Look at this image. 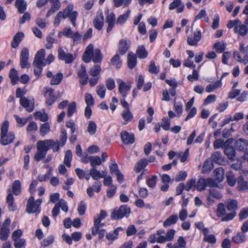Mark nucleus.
<instances>
[{
  "label": "nucleus",
  "mask_w": 248,
  "mask_h": 248,
  "mask_svg": "<svg viewBox=\"0 0 248 248\" xmlns=\"http://www.w3.org/2000/svg\"><path fill=\"white\" fill-rule=\"evenodd\" d=\"M122 116L125 123L124 124H126L128 122H130L133 118V115L132 113L129 110H124L122 113Z\"/></svg>",
  "instance_id": "obj_37"
},
{
  "label": "nucleus",
  "mask_w": 248,
  "mask_h": 248,
  "mask_svg": "<svg viewBox=\"0 0 248 248\" xmlns=\"http://www.w3.org/2000/svg\"><path fill=\"white\" fill-rule=\"evenodd\" d=\"M227 181L228 185L231 186H233L236 182V179L232 172L227 173Z\"/></svg>",
  "instance_id": "obj_52"
},
{
  "label": "nucleus",
  "mask_w": 248,
  "mask_h": 248,
  "mask_svg": "<svg viewBox=\"0 0 248 248\" xmlns=\"http://www.w3.org/2000/svg\"><path fill=\"white\" fill-rule=\"evenodd\" d=\"M94 26L96 29L100 31L102 29L104 25V16L102 13L97 14L93 20Z\"/></svg>",
  "instance_id": "obj_17"
},
{
  "label": "nucleus",
  "mask_w": 248,
  "mask_h": 248,
  "mask_svg": "<svg viewBox=\"0 0 248 248\" xmlns=\"http://www.w3.org/2000/svg\"><path fill=\"white\" fill-rule=\"evenodd\" d=\"M107 216V212L103 210H101L100 214L97 217H94V225L92 229L93 235H95L97 234V230L103 227L104 224L101 223L102 220L105 219Z\"/></svg>",
  "instance_id": "obj_7"
},
{
  "label": "nucleus",
  "mask_w": 248,
  "mask_h": 248,
  "mask_svg": "<svg viewBox=\"0 0 248 248\" xmlns=\"http://www.w3.org/2000/svg\"><path fill=\"white\" fill-rule=\"evenodd\" d=\"M34 117L36 120H40L43 122H46L48 119V115L46 113H42L40 111L35 112Z\"/></svg>",
  "instance_id": "obj_41"
},
{
  "label": "nucleus",
  "mask_w": 248,
  "mask_h": 248,
  "mask_svg": "<svg viewBox=\"0 0 248 248\" xmlns=\"http://www.w3.org/2000/svg\"><path fill=\"white\" fill-rule=\"evenodd\" d=\"M239 35L244 36H246L248 32V27L245 24H242L239 26L238 31Z\"/></svg>",
  "instance_id": "obj_59"
},
{
  "label": "nucleus",
  "mask_w": 248,
  "mask_h": 248,
  "mask_svg": "<svg viewBox=\"0 0 248 248\" xmlns=\"http://www.w3.org/2000/svg\"><path fill=\"white\" fill-rule=\"evenodd\" d=\"M15 6L20 14H23L27 9V4L25 0H16Z\"/></svg>",
  "instance_id": "obj_26"
},
{
  "label": "nucleus",
  "mask_w": 248,
  "mask_h": 248,
  "mask_svg": "<svg viewBox=\"0 0 248 248\" xmlns=\"http://www.w3.org/2000/svg\"><path fill=\"white\" fill-rule=\"evenodd\" d=\"M203 240L204 242H208L212 244H214L217 242L216 236L213 234H209L204 236Z\"/></svg>",
  "instance_id": "obj_61"
},
{
  "label": "nucleus",
  "mask_w": 248,
  "mask_h": 248,
  "mask_svg": "<svg viewBox=\"0 0 248 248\" xmlns=\"http://www.w3.org/2000/svg\"><path fill=\"white\" fill-rule=\"evenodd\" d=\"M222 194L217 189L211 188L209 190V195L207 197L208 204H211L215 202V199L220 200L222 198Z\"/></svg>",
  "instance_id": "obj_14"
},
{
  "label": "nucleus",
  "mask_w": 248,
  "mask_h": 248,
  "mask_svg": "<svg viewBox=\"0 0 248 248\" xmlns=\"http://www.w3.org/2000/svg\"><path fill=\"white\" fill-rule=\"evenodd\" d=\"M50 2L52 3V5L46 15V18H48L51 15L55 13V12L58 11L61 6V3L60 1H53Z\"/></svg>",
  "instance_id": "obj_27"
},
{
  "label": "nucleus",
  "mask_w": 248,
  "mask_h": 248,
  "mask_svg": "<svg viewBox=\"0 0 248 248\" xmlns=\"http://www.w3.org/2000/svg\"><path fill=\"white\" fill-rule=\"evenodd\" d=\"M73 5L69 4L62 11L58 12L54 19V26H59L62 18L65 19L68 17L72 25L74 27H76V20L78 16V13L77 11H73Z\"/></svg>",
  "instance_id": "obj_2"
},
{
  "label": "nucleus",
  "mask_w": 248,
  "mask_h": 248,
  "mask_svg": "<svg viewBox=\"0 0 248 248\" xmlns=\"http://www.w3.org/2000/svg\"><path fill=\"white\" fill-rule=\"evenodd\" d=\"M214 176L215 179L219 183L221 182L224 178V170L222 167L216 169L214 171Z\"/></svg>",
  "instance_id": "obj_24"
},
{
  "label": "nucleus",
  "mask_w": 248,
  "mask_h": 248,
  "mask_svg": "<svg viewBox=\"0 0 248 248\" xmlns=\"http://www.w3.org/2000/svg\"><path fill=\"white\" fill-rule=\"evenodd\" d=\"M58 57L59 60L63 61L66 64L71 63L76 58V54L66 53L62 47H60L58 50Z\"/></svg>",
  "instance_id": "obj_8"
},
{
  "label": "nucleus",
  "mask_w": 248,
  "mask_h": 248,
  "mask_svg": "<svg viewBox=\"0 0 248 248\" xmlns=\"http://www.w3.org/2000/svg\"><path fill=\"white\" fill-rule=\"evenodd\" d=\"M33 66L35 67V68L33 70L34 75L37 78L41 77L42 70H43V67L45 66V65L39 64L38 66H37V65H33Z\"/></svg>",
  "instance_id": "obj_63"
},
{
  "label": "nucleus",
  "mask_w": 248,
  "mask_h": 248,
  "mask_svg": "<svg viewBox=\"0 0 248 248\" xmlns=\"http://www.w3.org/2000/svg\"><path fill=\"white\" fill-rule=\"evenodd\" d=\"M14 198L12 193H9L6 198V202L8 205V208L10 211L16 210V206L14 203Z\"/></svg>",
  "instance_id": "obj_29"
},
{
  "label": "nucleus",
  "mask_w": 248,
  "mask_h": 248,
  "mask_svg": "<svg viewBox=\"0 0 248 248\" xmlns=\"http://www.w3.org/2000/svg\"><path fill=\"white\" fill-rule=\"evenodd\" d=\"M77 74L78 77L80 78L88 77L87 74L86 67L83 65H81L80 68L78 71Z\"/></svg>",
  "instance_id": "obj_62"
},
{
  "label": "nucleus",
  "mask_w": 248,
  "mask_h": 248,
  "mask_svg": "<svg viewBox=\"0 0 248 248\" xmlns=\"http://www.w3.org/2000/svg\"><path fill=\"white\" fill-rule=\"evenodd\" d=\"M20 104L29 112H32L34 110V101L33 99L31 100L26 97H21Z\"/></svg>",
  "instance_id": "obj_11"
},
{
  "label": "nucleus",
  "mask_w": 248,
  "mask_h": 248,
  "mask_svg": "<svg viewBox=\"0 0 248 248\" xmlns=\"http://www.w3.org/2000/svg\"><path fill=\"white\" fill-rule=\"evenodd\" d=\"M50 124L48 123L45 122L44 124H42L40 126V135L44 136L46 134L49 133L50 131Z\"/></svg>",
  "instance_id": "obj_50"
},
{
  "label": "nucleus",
  "mask_w": 248,
  "mask_h": 248,
  "mask_svg": "<svg viewBox=\"0 0 248 248\" xmlns=\"http://www.w3.org/2000/svg\"><path fill=\"white\" fill-rule=\"evenodd\" d=\"M8 128L9 122L5 120L3 122L0 128V143L4 146L12 143L15 139V134L13 132L8 133Z\"/></svg>",
  "instance_id": "obj_4"
},
{
  "label": "nucleus",
  "mask_w": 248,
  "mask_h": 248,
  "mask_svg": "<svg viewBox=\"0 0 248 248\" xmlns=\"http://www.w3.org/2000/svg\"><path fill=\"white\" fill-rule=\"evenodd\" d=\"M62 79L63 74L62 73H59L52 77L50 83L52 85H59Z\"/></svg>",
  "instance_id": "obj_42"
},
{
  "label": "nucleus",
  "mask_w": 248,
  "mask_h": 248,
  "mask_svg": "<svg viewBox=\"0 0 248 248\" xmlns=\"http://www.w3.org/2000/svg\"><path fill=\"white\" fill-rule=\"evenodd\" d=\"M48 95L49 98L46 100V104L49 106H51L57 100V97L54 95V90L51 88L48 89L45 92V95Z\"/></svg>",
  "instance_id": "obj_18"
},
{
  "label": "nucleus",
  "mask_w": 248,
  "mask_h": 248,
  "mask_svg": "<svg viewBox=\"0 0 248 248\" xmlns=\"http://www.w3.org/2000/svg\"><path fill=\"white\" fill-rule=\"evenodd\" d=\"M86 203L83 202L81 201L80 202L79 204L78 205V214L80 215H83L86 211Z\"/></svg>",
  "instance_id": "obj_64"
},
{
  "label": "nucleus",
  "mask_w": 248,
  "mask_h": 248,
  "mask_svg": "<svg viewBox=\"0 0 248 248\" xmlns=\"http://www.w3.org/2000/svg\"><path fill=\"white\" fill-rule=\"evenodd\" d=\"M107 14L106 17V22L108 24L107 29V32H110L114 27L115 23H116L115 15L113 13H109V10L106 11Z\"/></svg>",
  "instance_id": "obj_10"
},
{
  "label": "nucleus",
  "mask_w": 248,
  "mask_h": 248,
  "mask_svg": "<svg viewBox=\"0 0 248 248\" xmlns=\"http://www.w3.org/2000/svg\"><path fill=\"white\" fill-rule=\"evenodd\" d=\"M9 78L11 80V83L13 85H15L17 83L19 80L18 76V73L17 70L15 68H12L10 70L9 72Z\"/></svg>",
  "instance_id": "obj_31"
},
{
  "label": "nucleus",
  "mask_w": 248,
  "mask_h": 248,
  "mask_svg": "<svg viewBox=\"0 0 248 248\" xmlns=\"http://www.w3.org/2000/svg\"><path fill=\"white\" fill-rule=\"evenodd\" d=\"M235 146L237 150L245 151L248 146V141L243 139H239L235 141Z\"/></svg>",
  "instance_id": "obj_25"
},
{
  "label": "nucleus",
  "mask_w": 248,
  "mask_h": 248,
  "mask_svg": "<svg viewBox=\"0 0 248 248\" xmlns=\"http://www.w3.org/2000/svg\"><path fill=\"white\" fill-rule=\"evenodd\" d=\"M101 72V68L100 65L96 64L90 68L89 73L90 75L93 77H99Z\"/></svg>",
  "instance_id": "obj_32"
},
{
  "label": "nucleus",
  "mask_w": 248,
  "mask_h": 248,
  "mask_svg": "<svg viewBox=\"0 0 248 248\" xmlns=\"http://www.w3.org/2000/svg\"><path fill=\"white\" fill-rule=\"evenodd\" d=\"M100 174V171L97 170L96 168H91L90 170V175L93 180H99V179L100 178V177H102Z\"/></svg>",
  "instance_id": "obj_56"
},
{
  "label": "nucleus",
  "mask_w": 248,
  "mask_h": 248,
  "mask_svg": "<svg viewBox=\"0 0 248 248\" xmlns=\"http://www.w3.org/2000/svg\"><path fill=\"white\" fill-rule=\"evenodd\" d=\"M120 136L123 142L125 144H132L135 142V135L133 133L123 131L120 133Z\"/></svg>",
  "instance_id": "obj_13"
},
{
  "label": "nucleus",
  "mask_w": 248,
  "mask_h": 248,
  "mask_svg": "<svg viewBox=\"0 0 248 248\" xmlns=\"http://www.w3.org/2000/svg\"><path fill=\"white\" fill-rule=\"evenodd\" d=\"M129 47V43L126 40L121 39L119 43V52L122 55H124Z\"/></svg>",
  "instance_id": "obj_21"
},
{
  "label": "nucleus",
  "mask_w": 248,
  "mask_h": 248,
  "mask_svg": "<svg viewBox=\"0 0 248 248\" xmlns=\"http://www.w3.org/2000/svg\"><path fill=\"white\" fill-rule=\"evenodd\" d=\"M72 159V153L71 150H68L65 152L64 163L67 167H71V162Z\"/></svg>",
  "instance_id": "obj_48"
},
{
  "label": "nucleus",
  "mask_w": 248,
  "mask_h": 248,
  "mask_svg": "<svg viewBox=\"0 0 248 248\" xmlns=\"http://www.w3.org/2000/svg\"><path fill=\"white\" fill-rule=\"evenodd\" d=\"M90 159L92 168H96V166H99L102 164V160L98 156H90Z\"/></svg>",
  "instance_id": "obj_39"
},
{
  "label": "nucleus",
  "mask_w": 248,
  "mask_h": 248,
  "mask_svg": "<svg viewBox=\"0 0 248 248\" xmlns=\"http://www.w3.org/2000/svg\"><path fill=\"white\" fill-rule=\"evenodd\" d=\"M207 186L221 188L218 186L219 182L212 178L205 179Z\"/></svg>",
  "instance_id": "obj_54"
},
{
  "label": "nucleus",
  "mask_w": 248,
  "mask_h": 248,
  "mask_svg": "<svg viewBox=\"0 0 248 248\" xmlns=\"http://www.w3.org/2000/svg\"><path fill=\"white\" fill-rule=\"evenodd\" d=\"M196 180L194 179H191L186 182V185L185 186V189L189 191L191 189H192L193 191L195 190V188L196 187Z\"/></svg>",
  "instance_id": "obj_53"
},
{
  "label": "nucleus",
  "mask_w": 248,
  "mask_h": 248,
  "mask_svg": "<svg viewBox=\"0 0 248 248\" xmlns=\"http://www.w3.org/2000/svg\"><path fill=\"white\" fill-rule=\"evenodd\" d=\"M76 103L75 102H72L69 105L67 110V116L69 117H71L76 110Z\"/></svg>",
  "instance_id": "obj_58"
},
{
  "label": "nucleus",
  "mask_w": 248,
  "mask_h": 248,
  "mask_svg": "<svg viewBox=\"0 0 248 248\" xmlns=\"http://www.w3.org/2000/svg\"><path fill=\"white\" fill-rule=\"evenodd\" d=\"M20 56V65L21 68H29L30 67L29 49L27 47L23 48L21 51Z\"/></svg>",
  "instance_id": "obj_9"
},
{
  "label": "nucleus",
  "mask_w": 248,
  "mask_h": 248,
  "mask_svg": "<svg viewBox=\"0 0 248 248\" xmlns=\"http://www.w3.org/2000/svg\"><path fill=\"white\" fill-rule=\"evenodd\" d=\"M46 55V51L44 49L39 50L36 54L32 63L33 65H37L41 64L46 65V63L44 61Z\"/></svg>",
  "instance_id": "obj_12"
},
{
  "label": "nucleus",
  "mask_w": 248,
  "mask_h": 248,
  "mask_svg": "<svg viewBox=\"0 0 248 248\" xmlns=\"http://www.w3.org/2000/svg\"><path fill=\"white\" fill-rule=\"evenodd\" d=\"M117 82L119 84L118 90L119 93L122 95L124 98H125L127 94V92L131 88L130 84H126L121 79H118Z\"/></svg>",
  "instance_id": "obj_15"
},
{
  "label": "nucleus",
  "mask_w": 248,
  "mask_h": 248,
  "mask_svg": "<svg viewBox=\"0 0 248 248\" xmlns=\"http://www.w3.org/2000/svg\"><path fill=\"white\" fill-rule=\"evenodd\" d=\"M94 46L93 44H89L83 53L82 60L86 63L90 62L92 60L95 63H100L103 59V55L101 50L97 48L93 52Z\"/></svg>",
  "instance_id": "obj_3"
},
{
  "label": "nucleus",
  "mask_w": 248,
  "mask_h": 248,
  "mask_svg": "<svg viewBox=\"0 0 248 248\" xmlns=\"http://www.w3.org/2000/svg\"><path fill=\"white\" fill-rule=\"evenodd\" d=\"M238 187L240 191H245L248 189V183L244 180L242 176H240L238 178Z\"/></svg>",
  "instance_id": "obj_30"
},
{
  "label": "nucleus",
  "mask_w": 248,
  "mask_h": 248,
  "mask_svg": "<svg viewBox=\"0 0 248 248\" xmlns=\"http://www.w3.org/2000/svg\"><path fill=\"white\" fill-rule=\"evenodd\" d=\"M213 164L210 161L206 160L203 164L202 169V172L203 173H206L210 171L213 168Z\"/></svg>",
  "instance_id": "obj_55"
},
{
  "label": "nucleus",
  "mask_w": 248,
  "mask_h": 248,
  "mask_svg": "<svg viewBox=\"0 0 248 248\" xmlns=\"http://www.w3.org/2000/svg\"><path fill=\"white\" fill-rule=\"evenodd\" d=\"M148 165V161L146 158L140 160L134 168V170L136 172H140L143 168Z\"/></svg>",
  "instance_id": "obj_34"
},
{
  "label": "nucleus",
  "mask_w": 248,
  "mask_h": 248,
  "mask_svg": "<svg viewBox=\"0 0 248 248\" xmlns=\"http://www.w3.org/2000/svg\"><path fill=\"white\" fill-rule=\"evenodd\" d=\"M21 182L19 180H16L14 182L12 186V190L15 195H18L21 193Z\"/></svg>",
  "instance_id": "obj_38"
},
{
  "label": "nucleus",
  "mask_w": 248,
  "mask_h": 248,
  "mask_svg": "<svg viewBox=\"0 0 248 248\" xmlns=\"http://www.w3.org/2000/svg\"><path fill=\"white\" fill-rule=\"evenodd\" d=\"M10 230L8 228L1 227L0 231V239L1 241H6L9 237Z\"/></svg>",
  "instance_id": "obj_46"
},
{
  "label": "nucleus",
  "mask_w": 248,
  "mask_h": 248,
  "mask_svg": "<svg viewBox=\"0 0 248 248\" xmlns=\"http://www.w3.org/2000/svg\"><path fill=\"white\" fill-rule=\"evenodd\" d=\"M42 200L39 199L34 202V197L31 196L29 198L27 204L26 211L29 214L40 212V206L41 204Z\"/></svg>",
  "instance_id": "obj_6"
},
{
  "label": "nucleus",
  "mask_w": 248,
  "mask_h": 248,
  "mask_svg": "<svg viewBox=\"0 0 248 248\" xmlns=\"http://www.w3.org/2000/svg\"><path fill=\"white\" fill-rule=\"evenodd\" d=\"M137 57L133 52H129L127 55V65L130 69H133L137 64Z\"/></svg>",
  "instance_id": "obj_22"
},
{
  "label": "nucleus",
  "mask_w": 248,
  "mask_h": 248,
  "mask_svg": "<svg viewBox=\"0 0 248 248\" xmlns=\"http://www.w3.org/2000/svg\"><path fill=\"white\" fill-rule=\"evenodd\" d=\"M24 37V34L22 32H18L16 33L13 38V40L11 43V46L16 48L18 46L19 43L22 41V39Z\"/></svg>",
  "instance_id": "obj_23"
},
{
  "label": "nucleus",
  "mask_w": 248,
  "mask_h": 248,
  "mask_svg": "<svg viewBox=\"0 0 248 248\" xmlns=\"http://www.w3.org/2000/svg\"><path fill=\"white\" fill-rule=\"evenodd\" d=\"M206 186L205 178H200L197 182L196 185L197 189L200 191H203L205 189Z\"/></svg>",
  "instance_id": "obj_49"
},
{
  "label": "nucleus",
  "mask_w": 248,
  "mask_h": 248,
  "mask_svg": "<svg viewBox=\"0 0 248 248\" xmlns=\"http://www.w3.org/2000/svg\"><path fill=\"white\" fill-rule=\"evenodd\" d=\"M60 142L53 140H39L36 144L37 152L34 155V159L37 162L45 158L47 151L52 149L53 152H58L60 149Z\"/></svg>",
  "instance_id": "obj_1"
},
{
  "label": "nucleus",
  "mask_w": 248,
  "mask_h": 248,
  "mask_svg": "<svg viewBox=\"0 0 248 248\" xmlns=\"http://www.w3.org/2000/svg\"><path fill=\"white\" fill-rule=\"evenodd\" d=\"M97 125L94 121H90L89 122L87 131L91 135H94L96 132Z\"/></svg>",
  "instance_id": "obj_43"
},
{
  "label": "nucleus",
  "mask_w": 248,
  "mask_h": 248,
  "mask_svg": "<svg viewBox=\"0 0 248 248\" xmlns=\"http://www.w3.org/2000/svg\"><path fill=\"white\" fill-rule=\"evenodd\" d=\"M226 43H221L220 42H217L214 45L213 47L216 49L217 53H220L224 51L226 47Z\"/></svg>",
  "instance_id": "obj_51"
},
{
  "label": "nucleus",
  "mask_w": 248,
  "mask_h": 248,
  "mask_svg": "<svg viewBox=\"0 0 248 248\" xmlns=\"http://www.w3.org/2000/svg\"><path fill=\"white\" fill-rule=\"evenodd\" d=\"M247 240V235L245 233L239 232L232 236V241L235 244H241L245 242Z\"/></svg>",
  "instance_id": "obj_19"
},
{
  "label": "nucleus",
  "mask_w": 248,
  "mask_h": 248,
  "mask_svg": "<svg viewBox=\"0 0 248 248\" xmlns=\"http://www.w3.org/2000/svg\"><path fill=\"white\" fill-rule=\"evenodd\" d=\"M230 142L231 141H229V142L225 147L224 152L230 159L233 160L235 156L236 153L234 148L232 146H229Z\"/></svg>",
  "instance_id": "obj_20"
},
{
  "label": "nucleus",
  "mask_w": 248,
  "mask_h": 248,
  "mask_svg": "<svg viewBox=\"0 0 248 248\" xmlns=\"http://www.w3.org/2000/svg\"><path fill=\"white\" fill-rule=\"evenodd\" d=\"M202 33L200 31H196L193 33V37L188 36L187 38V44L191 46H196L201 39Z\"/></svg>",
  "instance_id": "obj_16"
},
{
  "label": "nucleus",
  "mask_w": 248,
  "mask_h": 248,
  "mask_svg": "<svg viewBox=\"0 0 248 248\" xmlns=\"http://www.w3.org/2000/svg\"><path fill=\"white\" fill-rule=\"evenodd\" d=\"M131 212L129 207L126 205H122L119 208H115L111 214V218L118 220L124 217H128Z\"/></svg>",
  "instance_id": "obj_5"
},
{
  "label": "nucleus",
  "mask_w": 248,
  "mask_h": 248,
  "mask_svg": "<svg viewBox=\"0 0 248 248\" xmlns=\"http://www.w3.org/2000/svg\"><path fill=\"white\" fill-rule=\"evenodd\" d=\"M112 65H115L117 69L120 68L122 65V61L120 60V57L118 54H115L110 60Z\"/></svg>",
  "instance_id": "obj_36"
},
{
  "label": "nucleus",
  "mask_w": 248,
  "mask_h": 248,
  "mask_svg": "<svg viewBox=\"0 0 248 248\" xmlns=\"http://www.w3.org/2000/svg\"><path fill=\"white\" fill-rule=\"evenodd\" d=\"M50 2L52 3V5L46 15V18H48L51 15L55 13V12L58 11L61 6V3L60 1H53Z\"/></svg>",
  "instance_id": "obj_28"
},
{
  "label": "nucleus",
  "mask_w": 248,
  "mask_h": 248,
  "mask_svg": "<svg viewBox=\"0 0 248 248\" xmlns=\"http://www.w3.org/2000/svg\"><path fill=\"white\" fill-rule=\"evenodd\" d=\"M217 213L218 217H222L225 215L226 210L223 203H220L218 204Z\"/></svg>",
  "instance_id": "obj_57"
},
{
  "label": "nucleus",
  "mask_w": 248,
  "mask_h": 248,
  "mask_svg": "<svg viewBox=\"0 0 248 248\" xmlns=\"http://www.w3.org/2000/svg\"><path fill=\"white\" fill-rule=\"evenodd\" d=\"M136 53L139 57L140 59H144L146 58L148 55V52L144 46H139Z\"/></svg>",
  "instance_id": "obj_44"
},
{
  "label": "nucleus",
  "mask_w": 248,
  "mask_h": 248,
  "mask_svg": "<svg viewBox=\"0 0 248 248\" xmlns=\"http://www.w3.org/2000/svg\"><path fill=\"white\" fill-rule=\"evenodd\" d=\"M130 11H127L124 15H121L118 16L116 20V24L122 25L127 20L129 17Z\"/></svg>",
  "instance_id": "obj_40"
},
{
  "label": "nucleus",
  "mask_w": 248,
  "mask_h": 248,
  "mask_svg": "<svg viewBox=\"0 0 248 248\" xmlns=\"http://www.w3.org/2000/svg\"><path fill=\"white\" fill-rule=\"evenodd\" d=\"M222 86V81L221 80L217 81L213 84H209L206 87V91L208 93H210L214 90L219 88Z\"/></svg>",
  "instance_id": "obj_35"
},
{
  "label": "nucleus",
  "mask_w": 248,
  "mask_h": 248,
  "mask_svg": "<svg viewBox=\"0 0 248 248\" xmlns=\"http://www.w3.org/2000/svg\"><path fill=\"white\" fill-rule=\"evenodd\" d=\"M87 106L92 107L94 104V99L90 93H86L85 97Z\"/></svg>",
  "instance_id": "obj_60"
},
{
  "label": "nucleus",
  "mask_w": 248,
  "mask_h": 248,
  "mask_svg": "<svg viewBox=\"0 0 248 248\" xmlns=\"http://www.w3.org/2000/svg\"><path fill=\"white\" fill-rule=\"evenodd\" d=\"M178 220V217L176 215H172L167 218L163 223L164 227H167L175 224Z\"/></svg>",
  "instance_id": "obj_33"
},
{
  "label": "nucleus",
  "mask_w": 248,
  "mask_h": 248,
  "mask_svg": "<svg viewBox=\"0 0 248 248\" xmlns=\"http://www.w3.org/2000/svg\"><path fill=\"white\" fill-rule=\"evenodd\" d=\"M231 139H229L227 140L225 142H224L223 140L221 139H217L215 141L214 143V147L215 149H218L220 147L224 148L227 145V143L229 142V141H231Z\"/></svg>",
  "instance_id": "obj_47"
},
{
  "label": "nucleus",
  "mask_w": 248,
  "mask_h": 248,
  "mask_svg": "<svg viewBox=\"0 0 248 248\" xmlns=\"http://www.w3.org/2000/svg\"><path fill=\"white\" fill-rule=\"evenodd\" d=\"M238 208V202L235 200H230L227 202V209L228 211L233 212L236 211Z\"/></svg>",
  "instance_id": "obj_45"
}]
</instances>
